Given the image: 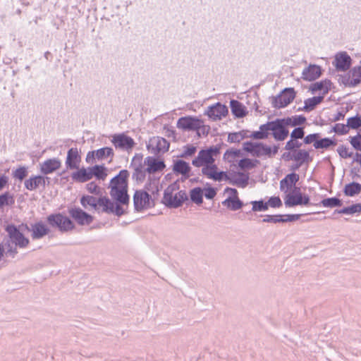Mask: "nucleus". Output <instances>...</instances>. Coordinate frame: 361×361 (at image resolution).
<instances>
[{
	"label": "nucleus",
	"instance_id": "48",
	"mask_svg": "<svg viewBox=\"0 0 361 361\" xmlns=\"http://www.w3.org/2000/svg\"><path fill=\"white\" fill-rule=\"evenodd\" d=\"M259 163L257 159H251L250 158H243L238 161V167L242 169H252Z\"/></svg>",
	"mask_w": 361,
	"mask_h": 361
},
{
	"label": "nucleus",
	"instance_id": "15",
	"mask_svg": "<svg viewBox=\"0 0 361 361\" xmlns=\"http://www.w3.org/2000/svg\"><path fill=\"white\" fill-rule=\"evenodd\" d=\"M191 170L192 168L190 166L189 163L184 161L183 159H177L173 161L172 171L173 173L176 174V176H182V181H184L185 180L190 178V176H191Z\"/></svg>",
	"mask_w": 361,
	"mask_h": 361
},
{
	"label": "nucleus",
	"instance_id": "27",
	"mask_svg": "<svg viewBox=\"0 0 361 361\" xmlns=\"http://www.w3.org/2000/svg\"><path fill=\"white\" fill-rule=\"evenodd\" d=\"M71 178L76 182L85 183L92 178L91 170L89 169V167L78 168L76 171L72 173Z\"/></svg>",
	"mask_w": 361,
	"mask_h": 361
},
{
	"label": "nucleus",
	"instance_id": "59",
	"mask_svg": "<svg viewBox=\"0 0 361 361\" xmlns=\"http://www.w3.org/2000/svg\"><path fill=\"white\" fill-rule=\"evenodd\" d=\"M350 143L355 150L361 152V134L357 133L355 136L350 137Z\"/></svg>",
	"mask_w": 361,
	"mask_h": 361
},
{
	"label": "nucleus",
	"instance_id": "14",
	"mask_svg": "<svg viewBox=\"0 0 361 361\" xmlns=\"http://www.w3.org/2000/svg\"><path fill=\"white\" fill-rule=\"evenodd\" d=\"M129 171L127 169H122L119 173L111 178L109 183L111 190H128Z\"/></svg>",
	"mask_w": 361,
	"mask_h": 361
},
{
	"label": "nucleus",
	"instance_id": "31",
	"mask_svg": "<svg viewBox=\"0 0 361 361\" xmlns=\"http://www.w3.org/2000/svg\"><path fill=\"white\" fill-rule=\"evenodd\" d=\"M293 161L298 162L302 165L309 164L312 161V157L310 156V152L305 149H299L293 152Z\"/></svg>",
	"mask_w": 361,
	"mask_h": 361
},
{
	"label": "nucleus",
	"instance_id": "8",
	"mask_svg": "<svg viewBox=\"0 0 361 361\" xmlns=\"http://www.w3.org/2000/svg\"><path fill=\"white\" fill-rule=\"evenodd\" d=\"M146 147L149 152L159 156L169 151L170 142L164 137L156 136L149 139Z\"/></svg>",
	"mask_w": 361,
	"mask_h": 361
},
{
	"label": "nucleus",
	"instance_id": "25",
	"mask_svg": "<svg viewBox=\"0 0 361 361\" xmlns=\"http://www.w3.org/2000/svg\"><path fill=\"white\" fill-rule=\"evenodd\" d=\"M332 85L333 83L329 79H324L319 82L312 83L310 86V91H311L312 94H314L317 91H322L321 96L324 97V95L331 90Z\"/></svg>",
	"mask_w": 361,
	"mask_h": 361
},
{
	"label": "nucleus",
	"instance_id": "30",
	"mask_svg": "<svg viewBox=\"0 0 361 361\" xmlns=\"http://www.w3.org/2000/svg\"><path fill=\"white\" fill-rule=\"evenodd\" d=\"M222 204L231 211H237L244 206V203L238 197H228L222 202Z\"/></svg>",
	"mask_w": 361,
	"mask_h": 361
},
{
	"label": "nucleus",
	"instance_id": "62",
	"mask_svg": "<svg viewBox=\"0 0 361 361\" xmlns=\"http://www.w3.org/2000/svg\"><path fill=\"white\" fill-rule=\"evenodd\" d=\"M332 130L341 135H345L348 133V129L346 125L343 123H336L333 127Z\"/></svg>",
	"mask_w": 361,
	"mask_h": 361
},
{
	"label": "nucleus",
	"instance_id": "54",
	"mask_svg": "<svg viewBox=\"0 0 361 361\" xmlns=\"http://www.w3.org/2000/svg\"><path fill=\"white\" fill-rule=\"evenodd\" d=\"M229 179H231V173L228 174L227 171H218L217 172L214 173L212 180L218 182H221L224 180L226 181L229 182Z\"/></svg>",
	"mask_w": 361,
	"mask_h": 361
},
{
	"label": "nucleus",
	"instance_id": "18",
	"mask_svg": "<svg viewBox=\"0 0 361 361\" xmlns=\"http://www.w3.org/2000/svg\"><path fill=\"white\" fill-rule=\"evenodd\" d=\"M322 67L317 64H310L302 72L301 78L305 81H314L322 75Z\"/></svg>",
	"mask_w": 361,
	"mask_h": 361
},
{
	"label": "nucleus",
	"instance_id": "26",
	"mask_svg": "<svg viewBox=\"0 0 361 361\" xmlns=\"http://www.w3.org/2000/svg\"><path fill=\"white\" fill-rule=\"evenodd\" d=\"M230 108L233 115L236 118H244L248 114L246 106L236 99H231L230 101Z\"/></svg>",
	"mask_w": 361,
	"mask_h": 361
},
{
	"label": "nucleus",
	"instance_id": "44",
	"mask_svg": "<svg viewBox=\"0 0 361 361\" xmlns=\"http://www.w3.org/2000/svg\"><path fill=\"white\" fill-rule=\"evenodd\" d=\"M262 156H267L271 158V146H269L264 142H257L255 157H261Z\"/></svg>",
	"mask_w": 361,
	"mask_h": 361
},
{
	"label": "nucleus",
	"instance_id": "51",
	"mask_svg": "<svg viewBox=\"0 0 361 361\" xmlns=\"http://www.w3.org/2000/svg\"><path fill=\"white\" fill-rule=\"evenodd\" d=\"M197 147L192 145H186L183 146V152L178 156L180 158L187 159L195 155L197 152Z\"/></svg>",
	"mask_w": 361,
	"mask_h": 361
},
{
	"label": "nucleus",
	"instance_id": "7",
	"mask_svg": "<svg viewBox=\"0 0 361 361\" xmlns=\"http://www.w3.org/2000/svg\"><path fill=\"white\" fill-rule=\"evenodd\" d=\"M80 202L85 209H87V206H90L94 209L97 210L98 206H100L102 207V212L106 213V203L109 202V198L106 196H101L97 198L92 195H84L81 197Z\"/></svg>",
	"mask_w": 361,
	"mask_h": 361
},
{
	"label": "nucleus",
	"instance_id": "11",
	"mask_svg": "<svg viewBox=\"0 0 361 361\" xmlns=\"http://www.w3.org/2000/svg\"><path fill=\"white\" fill-rule=\"evenodd\" d=\"M271 131L276 141H283L288 136L289 130L283 118H276L271 121Z\"/></svg>",
	"mask_w": 361,
	"mask_h": 361
},
{
	"label": "nucleus",
	"instance_id": "20",
	"mask_svg": "<svg viewBox=\"0 0 361 361\" xmlns=\"http://www.w3.org/2000/svg\"><path fill=\"white\" fill-rule=\"evenodd\" d=\"M31 237L33 240H38L44 238L50 232L49 228L42 221L31 224Z\"/></svg>",
	"mask_w": 361,
	"mask_h": 361
},
{
	"label": "nucleus",
	"instance_id": "33",
	"mask_svg": "<svg viewBox=\"0 0 361 361\" xmlns=\"http://www.w3.org/2000/svg\"><path fill=\"white\" fill-rule=\"evenodd\" d=\"M89 169L91 170L92 178L95 177L97 180H104L107 176V169L104 164H96L93 166L89 167Z\"/></svg>",
	"mask_w": 361,
	"mask_h": 361
},
{
	"label": "nucleus",
	"instance_id": "63",
	"mask_svg": "<svg viewBox=\"0 0 361 361\" xmlns=\"http://www.w3.org/2000/svg\"><path fill=\"white\" fill-rule=\"evenodd\" d=\"M337 152H338L339 156L343 159L350 158L353 155V153L352 152H348V149L343 145H342L338 147Z\"/></svg>",
	"mask_w": 361,
	"mask_h": 361
},
{
	"label": "nucleus",
	"instance_id": "23",
	"mask_svg": "<svg viewBox=\"0 0 361 361\" xmlns=\"http://www.w3.org/2000/svg\"><path fill=\"white\" fill-rule=\"evenodd\" d=\"M249 173L241 171L231 173V179L229 183L238 187L245 188L248 184Z\"/></svg>",
	"mask_w": 361,
	"mask_h": 361
},
{
	"label": "nucleus",
	"instance_id": "46",
	"mask_svg": "<svg viewBox=\"0 0 361 361\" xmlns=\"http://www.w3.org/2000/svg\"><path fill=\"white\" fill-rule=\"evenodd\" d=\"M250 204L252 205V209L247 214L251 213V212H264L269 209L267 202L262 199L251 201Z\"/></svg>",
	"mask_w": 361,
	"mask_h": 361
},
{
	"label": "nucleus",
	"instance_id": "41",
	"mask_svg": "<svg viewBox=\"0 0 361 361\" xmlns=\"http://www.w3.org/2000/svg\"><path fill=\"white\" fill-rule=\"evenodd\" d=\"M203 190L200 187H196L190 190V200L197 204H201L203 202Z\"/></svg>",
	"mask_w": 361,
	"mask_h": 361
},
{
	"label": "nucleus",
	"instance_id": "37",
	"mask_svg": "<svg viewBox=\"0 0 361 361\" xmlns=\"http://www.w3.org/2000/svg\"><path fill=\"white\" fill-rule=\"evenodd\" d=\"M337 145V141L334 138L330 137H324L319 138L317 142L314 143V148L316 149H328L331 146H336Z\"/></svg>",
	"mask_w": 361,
	"mask_h": 361
},
{
	"label": "nucleus",
	"instance_id": "4",
	"mask_svg": "<svg viewBox=\"0 0 361 361\" xmlns=\"http://www.w3.org/2000/svg\"><path fill=\"white\" fill-rule=\"evenodd\" d=\"M133 204L136 212H141L154 207L155 202L147 191L136 190L133 195Z\"/></svg>",
	"mask_w": 361,
	"mask_h": 361
},
{
	"label": "nucleus",
	"instance_id": "60",
	"mask_svg": "<svg viewBox=\"0 0 361 361\" xmlns=\"http://www.w3.org/2000/svg\"><path fill=\"white\" fill-rule=\"evenodd\" d=\"M319 138H320V133H315L309 134L305 136L303 143L305 145L313 143V146L314 147V143L318 141Z\"/></svg>",
	"mask_w": 361,
	"mask_h": 361
},
{
	"label": "nucleus",
	"instance_id": "3",
	"mask_svg": "<svg viewBox=\"0 0 361 361\" xmlns=\"http://www.w3.org/2000/svg\"><path fill=\"white\" fill-rule=\"evenodd\" d=\"M296 92L293 87H286L276 96L269 97L272 106L280 109L290 104L295 98Z\"/></svg>",
	"mask_w": 361,
	"mask_h": 361
},
{
	"label": "nucleus",
	"instance_id": "22",
	"mask_svg": "<svg viewBox=\"0 0 361 361\" xmlns=\"http://www.w3.org/2000/svg\"><path fill=\"white\" fill-rule=\"evenodd\" d=\"M61 166V162L58 158L48 159L40 164V172L43 175L54 173Z\"/></svg>",
	"mask_w": 361,
	"mask_h": 361
},
{
	"label": "nucleus",
	"instance_id": "10",
	"mask_svg": "<svg viewBox=\"0 0 361 361\" xmlns=\"http://www.w3.org/2000/svg\"><path fill=\"white\" fill-rule=\"evenodd\" d=\"M68 214L79 225V226H88L94 220L93 216L88 214L78 207H73L68 208Z\"/></svg>",
	"mask_w": 361,
	"mask_h": 361
},
{
	"label": "nucleus",
	"instance_id": "45",
	"mask_svg": "<svg viewBox=\"0 0 361 361\" xmlns=\"http://www.w3.org/2000/svg\"><path fill=\"white\" fill-rule=\"evenodd\" d=\"M14 203V197L8 191L0 195V209L5 206H12Z\"/></svg>",
	"mask_w": 361,
	"mask_h": 361
},
{
	"label": "nucleus",
	"instance_id": "13",
	"mask_svg": "<svg viewBox=\"0 0 361 361\" xmlns=\"http://www.w3.org/2000/svg\"><path fill=\"white\" fill-rule=\"evenodd\" d=\"M144 165L146 166L145 171L147 173L154 174L157 172H161L166 168V164L162 159L159 156H149L144 160Z\"/></svg>",
	"mask_w": 361,
	"mask_h": 361
},
{
	"label": "nucleus",
	"instance_id": "12",
	"mask_svg": "<svg viewBox=\"0 0 361 361\" xmlns=\"http://www.w3.org/2000/svg\"><path fill=\"white\" fill-rule=\"evenodd\" d=\"M202 119L192 116H183L178 118L176 126L185 131H195L200 127Z\"/></svg>",
	"mask_w": 361,
	"mask_h": 361
},
{
	"label": "nucleus",
	"instance_id": "53",
	"mask_svg": "<svg viewBox=\"0 0 361 361\" xmlns=\"http://www.w3.org/2000/svg\"><path fill=\"white\" fill-rule=\"evenodd\" d=\"M242 156V152L240 149L231 148L227 149L224 154V159H228V162L233 161L232 160L228 159L229 157L235 158L240 157Z\"/></svg>",
	"mask_w": 361,
	"mask_h": 361
},
{
	"label": "nucleus",
	"instance_id": "32",
	"mask_svg": "<svg viewBox=\"0 0 361 361\" xmlns=\"http://www.w3.org/2000/svg\"><path fill=\"white\" fill-rule=\"evenodd\" d=\"M344 195L347 197H354L361 192V183L353 181L346 184L343 190Z\"/></svg>",
	"mask_w": 361,
	"mask_h": 361
},
{
	"label": "nucleus",
	"instance_id": "39",
	"mask_svg": "<svg viewBox=\"0 0 361 361\" xmlns=\"http://www.w3.org/2000/svg\"><path fill=\"white\" fill-rule=\"evenodd\" d=\"M133 168L134 171L132 174V179L137 183L144 182L146 178V173H147V171H145V168L141 165Z\"/></svg>",
	"mask_w": 361,
	"mask_h": 361
},
{
	"label": "nucleus",
	"instance_id": "50",
	"mask_svg": "<svg viewBox=\"0 0 361 361\" xmlns=\"http://www.w3.org/2000/svg\"><path fill=\"white\" fill-rule=\"evenodd\" d=\"M302 143L298 141V139L290 138L288 142H286L284 149L287 151H298L301 149Z\"/></svg>",
	"mask_w": 361,
	"mask_h": 361
},
{
	"label": "nucleus",
	"instance_id": "2",
	"mask_svg": "<svg viewBox=\"0 0 361 361\" xmlns=\"http://www.w3.org/2000/svg\"><path fill=\"white\" fill-rule=\"evenodd\" d=\"M47 222L51 227L57 228L61 233L68 232L75 228L73 221L60 212L49 215Z\"/></svg>",
	"mask_w": 361,
	"mask_h": 361
},
{
	"label": "nucleus",
	"instance_id": "64",
	"mask_svg": "<svg viewBox=\"0 0 361 361\" xmlns=\"http://www.w3.org/2000/svg\"><path fill=\"white\" fill-rule=\"evenodd\" d=\"M86 189L90 193L96 195H98L101 193L99 187L94 181L87 183L86 185Z\"/></svg>",
	"mask_w": 361,
	"mask_h": 361
},
{
	"label": "nucleus",
	"instance_id": "52",
	"mask_svg": "<svg viewBox=\"0 0 361 361\" xmlns=\"http://www.w3.org/2000/svg\"><path fill=\"white\" fill-rule=\"evenodd\" d=\"M224 143L221 142L216 145H212L209 147L204 148L207 152H208L209 155L212 156V157L214 158L217 157L221 153V149L223 146H224Z\"/></svg>",
	"mask_w": 361,
	"mask_h": 361
},
{
	"label": "nucleus",
	"instance_id": "55",
	"mask_svg": "<svg viewBox=\"0 0 361 361\" xmlns=\"http://www.w3.org/2000/svg\"><path fill=\"white\" fill-rule=\"evenodd\" d=\"M257 142H254L252 141H246L243 144V149L251 154L253 157H255L256 149H257Z\"/></svg>",
	"mask_w": 361,
	"mask_h": 361
},
{
	"label": "nucleus",
	"instance_id": "35",
	"mask_svg": "<svg viewBox=\"0 0 361 361\" xmlns=\"http://www.w3.org/2000/svg\"><path fill=\"white\" fill-rule=\"evenodd\" d=\"M287 126L295 127L305 123L307 118L303 115H295L291 117L283 118Z\"/></svg>",
	"mask_w": 361,
	"mask_h": 361
},
{
	"label": "nucleus",
	"instance_id": "56",
	"mask_svg": "<svg viewBox=\"0 0 361 361\" xmlns=\"http://www.w3.org/2000/svg\"><path fill=\"white\" fill-rule=\"evenodd\" d=\"M262 222L267 223H283V215L282 214H276V215H265L264 218L262 219Z\"/></svg>",
	"mask_w": 361,
	"mask_h": 361
},
{
	"label": "nucleus",
	"instance_id": "34",
	"mask_svg": "<svg viewBox=\"0 0 361 361\" xmlns=\"http://www.w3.org/2000/svg\"><path fill=\"white\" fill-rule=\"evenodd\" d=\"M324 100V96H314L304 101L305 112L313 111Z\"/></svg>",
	"mask_w": 361,
	"mask_h": 361
},
{
	"label": "nucleus",
	"instance_id": "1",
	"mask_svg": "<svg viewBox=\"0 0 361 361\" xmlns=\"http://www.w3.org/2000/svg\"><path fill=\"white\" fill-rule=\"evenodd\" d=\"M110 195L114 202L109 199V202L106 204V214H114L117 216H121L126 213L123 206H128L130 203V195L128 190H111Z\"/></svg>",
	"mask_w": 361,
	"mask_h": 361
},
{
	"label": "nucleus",
	"instance_id": "19",
	"mask_svg": "<svg viewBox=\"0 0 361 361\" xmlns=\"http://www.w3.org/2000/svg\"><path fill=\"white\" fill-rule=\"evenodd\" d=\"M81 161V156L77 147H71L67 152L66 166L67 169H78Z\"/></svg>",
	"mask_w": 361,
	"mask_h": 361
},
{
	"label": "nucleus",
	"instance_id": "9",
	"mask_svg": "<svg viewBox=\"0 0 361 361\" xmlns=\"http://www.w3.org/2000/svg\"><path fill=\"white\" fill-rule=\"evenodd\" d=\"M111 143L116 149L129 152L136 145L134 140L125 133L114 134L112 136Z\"/></svg>",
	"mask_w": 361,
	"mask_h": 361
},
{
	"label": "nucleus",
	"instance_id": "57",
	"mask_svg": "<svg viewBox=\"0 0 361 361\" xmlns=\"http://www.w3.org/2000/svg\"><path fill=\"white\" fill-rule=\"evenodd\" d=\"M305 128L302 126H298L290 133V138L302 139L305 137Z\"/></svg>",
	"mask_w": 361,
	"mask_h": 361
},
{
	"label": "nucleus",
	"instance_id": "5",
	"mask_svg": "<svg viewBox=\"0 0 361 361\" xmlns=\"http://www.w3.org/2000/svg\"><path fill=\"white\" fill-rule=\"evenodd\" d=\"M11 241L20 248L26 247L30 243L29 239L20 231L17 226L9 224L5 227Z\"/></svg>",
	"mask_w": 361,
	"mask_h": 361
},
{
	"label": "nucleus",
	"instance_id": "17",
	"mask_svg": "<svg viewBox=\"0 0 361 361\" xmlns=\"http://www.w3.org/2000/svg\"><path fill=\"white\" fill-rule=\"evenodd\" d=\"M228 113V107L221 102H216L208 106L207 110L205 111V114L213 121L221 120L222 117H225Z\"/></svg>",
	"mask_w": 361,
	"mask_h": 361
},
{
	"label": "nucleus",
	"instance_id": "36",
	"mask_svg": "<svg viewBox=\"0 0 361 361\" xmlns=\"http://www.w3.org/2000/svg\"><path fill=\"white\" fill-rule=\"evenodd\" d=\"M315 205H322L328 208L340 207L343 205V201L337 197H327L323 199L319 204Z\"/></svg>",
	"mask_w": 361,
	"mask_h": 361
},
{
	"label": "nucleus",
	"instance_id": "24",
	"mask_svg": "<svg viewBox=\"0 0 361 361\" xmlns=\"http://www.w3.org/2000/svg\"><path fill=\"white\" fill-rule=\"evenodd\" d=\"M213 162H215V158L209 155L208 152L203 148L199 151L197 156L192 159V164L195 167H201Z\"/></svg>",
	"mask_w": 361,
	"mask_h": 361
},
{
	"label": "nucleus",
	"instance_id": "40",
	"mask_svg": "<svg viewBox=\"0 0 361 361\" xmlns=\"http://www.w3.org/2000/svg\"><path fill=\"white\" fill-rule=\"evenodd\" d=\"M29 167L27 166L20 165L12 171V176L14 179L22 182L28 175Z\"/></svg>",
	"mask_w": 361,
	"mask_h": 361
},
{
	"label": "nucleus",
	"instance_id": "21",
	"mask_svg": "<svg viewBox=\"0 0 361 361\" xmlns=\"http://www.w3.org/2000/svg\"><path fill=\"white\" fill-rule=\"evenodd\" d=\"M284 203L287 207H293L298 205H311L308 195L302 194L298 196H286Z\"/></svg>",
	"mask_w": 361,
	"mask_h": 361
},
{
	"label": "nucleus",
	"instance_id": "47",
	"mask_svg": "<svg viewBox=\"0 0 361 361\" xmlns=\"http://www.w3.org/2000/svg\"><path fill=\"white\" fill-rule=\"evenodd\" d=\"M96 158L99 160L104 159L106 157H113L114 155V150L110 147H104L95 150Z\"/></svg>",
	"mask_w": 361,
	"mask_h": 361
},
{
	"label": "nucleus",
	"instance_id": "61",
	"mask_svg": "<svg viewBox=\"0 0 361 361\" xmlns=\"http://www.w3.org/2000/svg\"><path fill=\"white\" fill-rule=\"evenodd\" d=\"M268 207L279 208L282 206V202L279 196H272L267 202Z\"/></svg>",
	"mask_w": 361,
	"mask_h": 361
},
{
	"label": "nucleus",
	"instance_id": "16",
	"mask_svg": "<svg viewBox=\"0 0 361 361\" xmlns=\"http://www.w3.org/2000/svg\"><path fill=\"white\" fill-rule=\"evenodd\" d=\"M352 59L346 51L337 53L334 56L333 65L337 71L345 72L352 66Z\"/></svg>",
	"mask_w": 361,
	"mask_h": 361
},
{
	"label": "nucleus",
	"instance_id": "49",
	"mask_svg": "<svg viewBox=\"0 0 361 361\" xmlns=\"http://www.w3.org/2000/svg\"><path fill=\"white\" fill-rule=\"evenodd\" d=\"M346 126L348 129L357 130L361 127V116L358 114L347 119Z\"/></svg>",
	"mask_w": 361,
	"mask_h": 361
},
{
	"label": "nucleus",
	"instance_id": "38",
	"mask_svg": "<svg viewBox=\"0 0 361 361\" xmlns=\"http://www.w3.org/2000/svg\"><path fill=\"white\" fill-rule=\"evenodd\" d=\"M361 212V203H355L353 204L348 207H345L341 209H336L334 212V214H343L352 215L355 213Z\"/></svg>",
	"mask_w": 361,
	"mask_h": 361
},
{
	"label": "nucleus",
	"instance_id": "42",
	"mask_svg": "<svg viewBox=\"0 0 361 361\" xmlns=\"http://www.w3.org/2000/svg\"><path fill=\"white\" fill-rule=\"evenodd\" d=\"M159 179H156L151 176H149L147 182L145 185V190H148L152 193L154 196L157 195L159 193Z\"/></svg>",
	"mask_w": 361,
	"mask_h": 361
},
{
	"label": "nucleus",
	"instance_id": "28",
	"mask_svg": "<svg viewBox=\"0 0 361 361\" xmlns=\"http://www.w3.org/2000/svg\"><path fill=\"white\" fill-rule=\"evenodd\" d=\"M299 175L295 172L287 174L285 178L280 181L281 190H283L285 187L287 188V189H290L292 187L295 186L296 183L299 180Z\"/></svg>",
	"mask_w": 361,
	"mask_h": 361
},
{
	"label": "nucleus",
	"instance_id": "43",
	"mask_svg": "<svg viewBox=\"0 0 361 361\" xmlns=\"http://www.w3.org/2000/svg\"><path fill=\"white\" fill-rule=\"evenodd\" d=\"M248 131L243 130L239 132L229 133L228 135V142L230 143H238L243 139L249 137L247 134Z\"/></svg>",
	"mask_w": 361,
	"mask_h": 361
},
{
	"label": "nucleus",
	"instance_id": "58",
	"mask_svg": "<svg viewBox=\"0 0 361 361\" xmlns=\"http://www.w3.org/2000/svg\"><path fill=\"white\" fill-rule=\"evenodd\" d=\"M207 187L204 188V196L207 200H212L217 193V189L215 188H213L209 185V183H207Z\"/></svg>",
	"mask_w": 361,
	"mask_h": 361
},
{
	"label": "nucleus",
	"instance_id": "6",
	"mask_svg": "<svg viewBox=\"0 0 361 361\" xmlns=\"http://www.w3.org/2000/svg\"><path fill=\"white\" fill-rule=\"evenodd\" d=\"M188 198V195L185 190H180L174 195L173 193L164 192L161 203L167 208L176 209L181 207Z\"/></svg>",
	"mask_w": 361,
	"mask_h": 361
},
{
	"label": "nucleus",
	"instance_id": "29",
	"mask_svg": "<svg viewBox=\"0 0 361 361\" xmlns=\"http://www.w3.org/2000/svg\"><path fill=\"white\" fill-rule=\"evenodd\" d=\"M44 183V178L42 175L32 176L29 178L26 179L24 182L25 188L30 190H35L40 185V183Z\"/></svg>",
	"mask_w": 361,
	"mask_h": 361
}]
</instances>
